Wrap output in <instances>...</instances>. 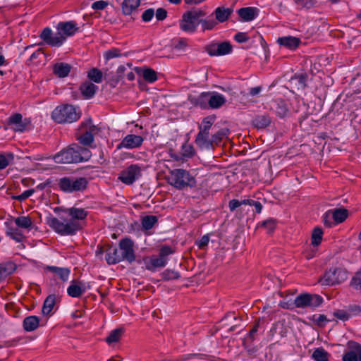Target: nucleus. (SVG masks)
<instances>
[{
  "instance_id": "obj_1",
  "label": "nucleus",
  "mask_w": 361,
  "mask_h": 361,
  "mask_svg": "<svg viewBox=\"0 0 361 361\" xmlns=\"http://www.w3.org/2000/svg\"><path fill=\"white\" fill-rule=\"evenodd\" d=\"M91 155L87 148L73 144L56 154L54 159L58 164L78 163L87 161Z\"/></svg>"
},
{
  "instance_id": "obj_2",
  "label": "nucleus",
  "mask_w": 361,
  "mask_h": 361,
  "mask_svg": "<svg viewBox=\"0 0 361 361\" xmlns=\"http://www.w3.org/2000/svg\"><path fill=\"white\" fill-rule=\"evenodd\" d=\"M51 118L59 123H73L80 118V113L71 104L57 106L51 114Z\"/></svg>"
},
{
  "instance_id": "obj_3",
  "label": "nucleus",
  "mask_w": 361,
  "mask_h": 361,
  "mask_svg": "<svg viewBox=\"0 0 361 361\" xmlns=\"http://www.w3.org/2000/svg\"><path fill=\"white\" fill-rule=\"evenodd\" d=\"M204 16L205 13L201 9H192L185 12L179 22L180 28L186 32H194L200 24V18Z\"/></svg>"
},
{
  "instance_id": "obj_4",
  "label": "nucleus",
  "mask_w": 361,
  "mask_h": 361,
  "mask_svg": "<svg viewBox=\"0 0 361 361\" xmlns=\"http://www.w3.org/2000/svg\"><path fill=\"white\" fill-rule=\"evenodd\" d=\"M169 183L178 189L185 187H192L195 185V180L188 171L184 169H174L169 176Z\"/></svg>"
},
{
  "instance_id": "obj_5",
  "label": "nucleus",
  "mask_w": 361,
  "mask_h": 361,
  "mask_svg": "<svg viewBox=\"0 0 361 361\" xmlns=\"http://www.w3.org/2000/svg\"><path fill=\"white\" fill-rule=\"evenodd\" d=\"M348 276V271L345 269L332 267L324 273L319 282L324 286H334L345 281Z\"/></svg>"
},
{
  "instance_id": "obj_6",
  "label": "nucleus",
  "mask_w": 361,
  "mask_h": 361,
  "mask_svg": "<svg viewBox=\"0 0 361 361\" xmlns=\"http://www.w3.org/2000/svg\"><path fill=\"white\" fill-rule=\"evenodd\" d=\"M87 185L85 178L63 177L59 180L60 188L66 192H73L84 190Z\"/></svg>"
},
{
  "instance_id": "obj_7",
  "label": "nucleus",
  "mask_w": 361,
  "mask_h": 361,
  "mask_svg": "<svg viewBox=\"0 0 361 361\" xmlns=\"http://www.w3.org/2000/svg\"><path fill=\"white\" fill-rule=\"evenodd\" d=\"M48 224L56 232L64 235H73L79 229L78 224L75 221H70L64 223L61 222L56 217L49 218Z\"/></svg>"
},
{
  "instance_id": "obj_8",
  "label": "nucleus",
  "mask_w": 361,
  "mask_h": 361,
  "mask_svg": "<svg viewBox=\"0 0 361 361\" xmlns=\"http://www.w3.org/2000/svg\"><path fill=\"white\" fill-rule=\"evenodd\" d=\"M323 302V299L319 295H312L309 293H302L298 295L293 305L298 308L317 307Z\"/></svg>"
},
{
  "instance_id": "obj_9",
  "label": "nucleus",
  "mask_w": 361,
  "mask_h": 361,
  "mask_svg": "<svg viewBox=\"0 0 361 361\" xmlns=\"http://www.w3.org/2000/svg\"><path fill=\"white\" fill-rule=\"evenodd\" d=\"M141 176V167L137 164H131L120 173L118 178L126 185H131Z\"/></svg>"
},
{
  "instance_id": "obj_10",
  "label": "nucleus",
  "mask_w": 361,
  "mask_h": 361,
  "mask_svg": "<svg viewBox=\"0 0 361 361\" xmlns=\"http://www.w3.org/2000/svg\"><path fill=\"white\" fill-rule=\"evenodd\" d=\"M223 327L228 328L230 331L238 330L241 331L243 328L242 318L235 312H228L221 320Z\"/></svg>"
},
{
  "instance_id": "obj_11",
  "label": "nucleus",
  "mask_w": 361,
  "mask_h": 361,
  "mask_svg": "<svg viewBox=\"0 0 361 361\" xmlns=\"http://www.w3.org/2000/svg\"><path fill=\"white\" fill-rule=\"evenodd\" d=\"M205 50L211 56H223L232 51V45L228 42L212 43L205 47Z\"/></svg>"
},
{
  "instance_id": "obj_12",
  "label": "nucleus",
  "mask_w": 361,
  "mask_h": 361,
  "mask_svg": "<svg viewBox=\"0 0 361 361\" xmlns=\"http://www.w3.org/2000/svg\"><path fill=\"white\" fill-rule=\"evenodd\" d=\"M40 37L47 44L52 47H60L66 39V37L63 36L61 32H57L53 35L51 30L49 27H46L43 30Z\"/></svg>"
},
{
  "instance_id": "obj_13",
  "label": "nucleus",
  "mask_w": 361,
  "mask_h": 361,
  "mask_svg": "<svg viewBox=\"0 0 361 361\" xmlns=\"http://www.w3.org/2000/svg\"><path fill=\"white\" fill-rule=\"evenodd\" d=\"M134 243L129 239L126 238L120 240L119 242V250L121 255H123V261L126 260L129 263H132L135 259V251L133 249Z\"/></svg>"
},
{
  "instance_id": "obj_14",
  "label": "nucleus",
  "mask_w": 361,
  "mask_h": 361,
  "mask_svg": "<svg viewBox=\"0 0 361 361\" xmlns=\"http://www.w3.org/2000/svg\"><path fill=\"white\" fill-rule=\"evenodd\" d=\"M143 142V138L140 135L134 134L127 135L122 141L117 145V149L123 148L133 149L141 146Z\"/></svg>"
},
{
  "instance_id": "obj_15",
  "label": "nucleus",
  "mask_w": 361,
  "mask_h": 361,
  "mask_svg": "<svg viewBox=\"0 0 361 361\" xmlns=\"http://www.w3.org/2000/svg\"><path fill=\"white\" fill-rule=\"evenodd\" d=\"M30 123V119H23V116L20 114H16L8 118V124L11 128L18 132H23L25 130L27 126Z\"/></svg>"
},
{
  "instance_id": "obj_16",
  "label": "nucleus",
  "mask_w": 361,
  "mask_h": 361,
  "mask_svg": "<svg viewBox=\"0 0 361 361\" xmlns=\"http://www.w3.org/2000/svg\"><path fill=\"white\" fill-rule=\"evenodd\" d=\"M209 133L199 131L195 138L196 145L201 149H212L214 148L212 138H209Z\"/></svg>"
},
{
  "instance_id": "obj_17",
  "label": "nucleus",
  "mask_w": 361,
  "mask_h": 361,
  "mask_svg": "<svg viewBox=\"0 0 361 361\" xmlns=\"http://www.w3.org/2000/svg\"><path fill=\"white\" fill-rule=\"evenodd\" d=\"M86 290L85 284L79 281L73 280L67 288L68 294L73 298L80 297Z\"/></svg>"
},
{
  "instance_id": "obj_18",
  "label": "nucleus",
  "mask_w": 361,
  "mask_h": 361,
  "mask_svg": "<svg viewBox=\"0 0 361 361\" xmlns=\"http://www.w3.org/2000/svg\"><path fill=\"white\" fill-rule=\"evenodd\" d=\"M358 343L350 341L348 343V350L343 355V361H359Z\"/></svg>"
},
{
  "instance_id": "obj_19",
  "label": "nucleus",
  "mask_w": 361,
  "mask_h": 361,
  "mask_svg": "<svg viewBox=\"0 0 361 361\" xmlns=\"http://www.w3.org/2000/svg\"><path fill=\"white\" fill-rule=\"evenodd\" d=\"M58 32H61L63 36H71L74 35L78 30L76 24L72 21L60 23L58 25Z\"/></svg>"
},
{
  "instance_id": "obj_20",
  "label": "nucleus",
  "mask_w": 361,
  "mask_h": 361,
  "mask_svg": "<svg viewBox=\"0 0 361 361\" xmlns=\"http://www.w3.org/2000/svg\"><path fill=\"white\" fill-rule=\"evenodd\" d=\"M243 345L246 350L247 354L251 357H256L261 348V343H258V340H242Z\"/></svg>"
},
{
  "instance_id": "obj_21",
  "label": "nucleus",
  "mask_w": 361,
  "mask_h": 361,
  "mask_svg": "<svg viewBox=\"0 0 361 361\" xmlns=\"http://www.w3.org/2000/svg\"><path fill=\"white\" fill-rule=\"evenodd\" d=\"M271 109L279 117L283 118L288 112L286 103L283 100H275L271 103Z\"/></svg>"
},
{
  "instance_id": "obj_22",
  "label": "nucleus",
  "mask_w": 361,
  "mask_h": 361,
  "mask_svg": "<svg viewBox=\"0 0 361 361\" xmlns=\"http://www.w3.org/2000/svg\"><path fill=\"white\" fill-rule=\"evenodd\" d=\"M226 102L225 97L215 92H210L209 97V106L212 109H218Z\"/></svg>"
},
{
  "instance_id": "obj_23",
  "label": "nucleus",
  "mask_w": 361,
  "mask_h": 361,
  "mask_svg": "<svg viewBox=\"0 0 361 361\" xmlns=\"http://www.w3.org/2000/svg\"><path fill=\"white\" fill-rule=\"evenodd\" d=\"M277 42H279V44L285 47H287L290 49H296L300 43V40L299 38L292 36L279 37L277 39Z\"/></svg>"
},
{
  "instance_id": "obj_24",
  "label": "nucleus",
  "mask_w": 361,
  "mask_h": 361,
  "mask_svg": "<svg viewBox=\"0 0 361 361\" xmlns=\"http://www.w3.org/2000/svg\"><path fill=\"white\" fill-rule=\"evenodd\" d=\"M106 260L109 264H114L123 261L119 248H109L106 255Z\"/></svg>"
},
{
  "instance_id": "obj_25",
  "label": "nucleus",
  "mask_w": 361,
  "mask_h": 361,
  "mask_svg": "<svg viewBox=\"0 0 361 361\" xmlns=\"http://www.w3.org/2000/svg\"><path fill=\"white\" fill-rule=\"evenodd\" d=\"M238 13L244 21H251L257 16V9L253 7L241 8Z\"/></svg>"
},
{
  "instance_id": "obj_26",
  "label": "nucleus",
  "mask_w": 361,
  "mask_h": 361,
  "mask_svg": "<svg viewBox=\"0 0 361 361\" xmlns=\"http://www.w3.org/2000/svg\"><path fill=\"white\" fill-rule=\"evenodd\" d=\"M209 92H202L197 97H190V102L202 109H206L209 106Z\"/></svg>"
},
{
  "instance_id": "obj_27",
  "label": "nucleus",
  "mask_w": 361,
  "mask_h": 361,
  "mask_svg": "<svg viewBox=\"0 0 361 361\" xmlns=\"http://www.w3.org/2000/svg\"><path fill=\"white\" fill-rule=\"evenodd\" d=\"M233 10L231 8L221 6L216 8L214 13L217 22L224 23L229 18Z\"/></svg>"
},
{
  "instance_id": "obj_28",
  "label": "nucleus",
  "mask_w": 361,
  "mask_h": 361,
  "mask_svg": "<svg viewBox=\"0 0 361 361\" xmlns=\"http://www.w3.org/2000/svg\"><path fill=\"white\" fill-rule=\"evenodd\" d=\"M97 89V86L90 82L82 83L80 87L81 93L87 99L93 97Z\"/></svg>"
},
{
  "instance_id": "obj_29",
  "label": "nucleus",
  "mask_w": 361,
  "mask_h": 361,
  "mask_svg": "<svg viewBox=\"0 0 361 361\" xmlns=\"http://www.w3.org/2000/svg\"><path fill=\"white\" fill-rule=\"evenodd\" d=\"M332 219L335 223L340 224L343 222L348 216V211L344 208H338L330 210Z\"/></svg>"
},
{
  "instance_id": "obj_30",
  "label": "nucleus",
  "mask_w": 361,
  "mask_h": 361,
  "mask_svg": "<svg viewBox=\"0 0 361 361\" xmlns=\"http://www.w3.org/2000/svg\"><path fill=\"white\" fill-rule=\"evenodd\" d=\"M140 4V0H124L122 3V11L125 15H130L135 11Z\"/></svg>"
},
{
  "instance_id": "obj_31",
  "label": "nucleus",
  "mask_w": 361,
  "mask_h": 361,
  "mask_svg": "<svg viewBox=\"0 0 361 361\" xmlns=\"http://www.w3.org/2000/svg\"><path fill=\"white\" fill-rule=\"evenodd\" d=\"M16 269V264L11 262L0 264V281L13 273Z\"/></svg>"
},
{
  "instance_id": "obj_32",
  "label": "nucleus",
  "mask_w": 361,
  "mask_h": 361,
  "mask_svg": "<svg viewBox=\"0 0 361 361\" xmlns=\"http://www.w3.org/2000/svg\"><path fill=\"white\" fill-rule=\"evenodd\" d=\"M39 325V319L37 316H29L23 321V327L27 331H32L36 329Z\"/></svg>"
},
{
  "instance_id": "obj_33",
  "label": "nucleus",
  "mask_w": 361,
  "mask_h": 361,
  "mask_svg": "<svg viewBox=\"0 0 361 361\" xmlns=\"http://www.w3.org/2000/svg\"><path fill=\"white\" fill-rule=\"evenodd\" d=\"M271 119L267 115H257L252 120V124L257 128H264L269 126Z\"/></svg>"
},
{
  "instance_id": "obj_34",
  "label": "nucleus",
  "mask_w": 361,
  "mask_h": 361,
  "mask_svg": "<svg viewBox=\"0 0 361 361\" xmlns=\"http://www.w3.org/2000/svg\"><path fill=\"white\" fill-rule=\"evenodd\" d=\"M66 212L73 219L82 220L85 219L87 215V212L84 209L71 207L66 210Z\"/></svg>"
},
{
  "instance_id": "obj_35",
  "label": "nucleus",
  "mask_w": 361,
  "mask_h": 361,
  "mask_svg": "<svg viewBox=\"0 0 361 361\" xmlns=\"http://www.w3.org/2000/svg\"><path fill=\"white\" fill-rule=\"evenodd\" d=\"M167 263V259L159 255L157 258H151L146 264L148 270H153L157 267H164Z\"/></svg>"
},
{
  "instance_id": "obj_36",
  "label": "nucleus",
  "mask_w": 361,
  "mask_h": 361,
  "mask_svg": "<svg viewBox=\"0 0 361 361\" xmlns=\"http://www.w3.org/2000/svg\"><path fill=\"white\" fill-rule=\"evenodd\" d=\"M56 297L55 295H49L44 300L42 307V314L48 315L53 310L56 303Z\"/></svg>"
},
{
  "instance_id": "obj_37",
  "label": "nucleus",
  "mask_w": 361,
  "mask_h": 361,
  "mask_svg": "<svg viewBox=\"0 0 361 361\" xmlns=\"http://www.w3.org/2000/svg\"><path fill=\"white\" fill-rule=\"evenodd\" d=\"M71 71V66L68 63H59L54 66V73L60 78L67 76Z\"/></svg>"
},
{
  "instance_id": "obj_38",
  "label": "nucleus",
  "mask_w": 361,
  "mask_h": 361,
  "mask_svg": "<svg viewBox=\"0 0 361 361\" xmlns=\"http://www.w3.org/2000/svg\"><path fill=\"white\" fill-rule=\"evenodd\" d=\"M307 75L306 74H300L295 75L291 78L290 82L297 86L298 90H304L307 86Z\"/></svg>"
},
{
  "instance_id": "obj_39",
  "label": "nucleus",
  "mask_w": 361,
  "mask_h": 361,
  "mask_svg": "<svg viewBox=\"0 0 361 361\" xmlns=\"http://www.w3.org/2000/svg\"><path fill=\"white\" fill-rule=\"evenodd\" d=\"M15 223L17 226L22 228L30 229L32 226V221L28 216H21L17 217L15 219Z\"/></svg>"
},
{
  "instance_id": "obj_40",
  "label": "nucleus",
  "mask_w": 361,
  "mask_h": 361,
  "mask_svg": "<svg viewBox=\"0 0 361 361\" xmlns=\"http://www.w3.org/2000/svg\"><path fill=\"white\" fill-rule=\"evenodd\" d=\"M80 130H86L94 137V136L99 133V128L97 126L92 125V120L89 119L87 122L83 123L81 125Z\"/></svg>"
},
{
  "instance_id": "obj_41",
  "label": "nucleus",
  "mask_w": 361,
  "mask_h": 361,
  "mask_svg": "<svg viewBox=\"0 0 361 361\" xmlns=\"http://www.w3.org/2000/svg\"><path fill=\"white\" fill-rule=\"evenodd\" d=\"M49 269L57 274L59 278L63 281H66L68 279L70 274V270L67 268H60L56 267H49Z\"/></svg>"
},
{
  "instance_id": "obj_42",
  "label": "nucleus",
  "mask_w": 361,
  "mask_h": 361,
  "mask_svg": "<svg viewBox=\"0 0 361 361\" xmlns=\"http://www.w3.org/2000/svg\"><path fill=\"white\" fill-rule=\"evenodd\" d=\"M188 46V44L186 39H179L174 40L171 45L173 49L175 50L178 54H181L182 52L185 51Z\"/></svg>"
},
{
  "instance_id": "obj_43",
  "label": "nucleus",
  "mask_w": 361,
  "mask_h": 361,
  "mask_svg": "<svg viewBox=\"0 0 361 361\" xmlns=\"http://www.w3.org/2000/svg\"><path fill=\"white\" fill-rule=\"evenodd\" d=\"M216 117L214 116H209L204 118L200 126V131L209 133L211 127L214 123Z\"/></svg>"
},
{
  "instance_id": "obj_44",
  "label": "nucleus",
  "mask_w": 361,
  "mask_h": 361,
  "mask_svg": "<svg viewBox=\"0 0 361 361\" xmlns=\"http://www.w3.org/2000/svg\"><path fill=\"white\" fill-rule=\"evenodd\" d=\"M312 357L315 361H328L329 360L328 353L322 348L315 349Z\"/></svg>"
},
{
  "instance_id": "obj_45",
  "label": "nucleus",
  "mask_w": 361,
  "mask_h": 361,
  "mask_svg": "<svg viewBox=\"0 0 361 361\" xmlns=\"http://www.w3.org/2000/svg\"><path fill=\"white\" fill-rule=\"evenodd\" d=\"M323 231L322 228H315L312 233V244L314 246L319 245L322 240Z\"/></svg>"
},
{
  "instance_id": "obj_46",
  "label": "nucleus",
  "mask_w": 361,
  "mask_h": 361,
  "mask_svg": "<svg viewBox=\"0 0 361 361\" xmlns=\"http://www.w3.org/2000/svg\"><path fill=\"white\" fill-rule=\"evenodd\" d=\"M157 218L155 216H146L142 220V226L145 230L151 229L157 223Z\"/></svg>"
},
{
  "instance_id": "obj_47",
  "label": "nucleus",
  "mask_w": 361,
  "mask_h": 361,
  "mask_svg": "<svg viewBox=\"0 0 361 361\" xmlns=\"http://www.w3.org/2000/svg\"><path fill=\"white\" fill-rule=\"evenodd\" d=\"M6 234L17 242H20L23 235L17 228L8 227Z\"/></svg>"
},
{
  "instance_id": "obj_48",
  "label": "nucleus",
  "mask_w": 361,
  "mask_h": 361,
  "mask_svg": "<svg viewBox=\"0 0 361 361\" xmlns=\"http://www.w3.org/2000/svg\"><path fill=\"white\" fill-rule=\"evenodd\" d=\"M228 131H229L228 129L223 128V129H221L220 130H219L218 132H216V133H214L212 136L214 145H218L221 141L223 137H224L227 135Z\"/></svg>"
},
{
  "instance_id": "obj_49",
  "label": "nucleus",
  "mask_w": 361,
  "mask_h": 361,
  "mask_svg": "<svg viewBox=\"0 0 361 361\" xmlns=\"http://www.w3.org/2000/svg\"><path fill=\"white\" fill-rule=\"evenodd\" d=\"M82 134L78 136L80 143L84 145H89L94 141V137L86 130H81Z\"/></svg>"
},
{
  "instance_id": "obj_50",
  "label": "nucleus",
  "mask_w": 361,
  "mask_h": 361,
  "mask_svg": "<svg viewBox=\"0 0 361 361\" xmlns=\"http://www.w3.org/2000/svg\"><path fill=\"white\" fill-rule=\"evenodd\" d=\"M126 329L123 327H118L112 330L106 338H119L121 337H126Z\"/></svg>"
},
{
  "instance_id": "obj_51",
  "label": "nucleus",
  "mask_w": 361,
  "mask_h": 361,
  "mask_svg": "<svg viewBox=\"0 0 361 361\" xmlns=\"http://www.w3.org/2000/svg\"><path fill=\"white\" fill-rule=\"evenodd\" d=\"M142 76L145 80L149 82H154L157 80V73L151 68L145 69Z\"/></svg>"
},
{
  "instance_id": "obj_52",
  "label": "nucleus",
  "mask_w": 361,
  "mask_h": 361,
  "mask_svg": "<svg viewBox=\"0 0 361 361\" xmlns=\"http://www.w3.org/2000/svg\"><path fill=\"white\" fill-rule=\"evenodd\" d=\"M88 77L91 80L99 83L102 81V73L97 68H92L89 71Z\"/></svg>"
},
{
  "instance_id": "obj_53",
  "label": "nucleus",
  "mask_w": 361,
  "mask_h": 361,
  "mask_svg": "<svg viewBox=\"0 0 361 361\" xmlns=\"http://www.w3.org/2000/svg\"><path fill=\"white\" fill-rule=\"evenodd\" d=\"M200 23L202 24L204 30H212L218 24V22L216 20L212 18L204 20L200 19Z\"/></svg>"
},
{
  "instance_id": "obj_54",
  "label": "nucleus",
  "mask_w": 361,
  "mask_h": 361,
  "mask_svg": "<svg viewBox=\"0 0 361 361\" xmlns=\"http://www.w3.org/2000/svg\"><path fill=\"white\" fill-rule=\"evenodd\" d=\"M350 285L356 290H361V271L357 272L353 277Z\"/></svg>"
},
{
  "instance_id": "obj_55",
  "label": "nucleus",
  "mask_w": 361,
  "mask_h": 361,
  "mask_svg": "<svg viewBox=\"0 0 361 361\" xmlns=\"http://www.w3.org/2000/svg\"><path fill=\"white\" fill-rule=\"evenodd\" d=\"M163 279L165 280H173L177 279L180 277V274L175 271L173 270H165L163 274Z\"/></svg>"
},
{
  "instance_id": "obj_56",
  "label": "nucleus",
  "mask_w": 361,
  "mask_h": 361,
  "mask_svg": "<svg viewBox=\"0 0 361 361\" xmlns=\"http://www.w3.org/2000/svg\"><path fill=\"white\" fill-rule=\"evenodd\" d=\"M261 226L264 227L269 233H271L276 228V221L270 219L263 221Z\"/></svg>"
},
{
  "instance_id": "obj_57",
  "label": "nucleus",
  "mask_w": 361,
  "mask_h": 361,
  "mask_svg": "<svg viewBox=\"0 0 361 361\" xmlns=\"http://www.w3.org/2000/svg\"><path fill=\"white\" fill-rule=\"evenodd\" d=\"M182 154L184 157H190L194 154V148L191 145H183L182 147Z\"/></svg>"
},
{
  "instance_id": "obj_58",
  "label": "nucleus",
  "mask_w": 361,
  "mask_h": 361,
  "mask_svg": "<svg viewBox=\"0 0 361 361\" xmlns=\"http://www.w3.org/2000/svg\"><path fill=\"white\" fill-rule=\"evenodd\" d=\"M34 189H29L24 191L22 194L19 195L13 196V199L18 200L19 201H23L25 199L28 198L30 196H31L34 193Z\"/></svg>"
},
{
  "instance_id": "obj_59",
  "label": "nucleus",
  "mask_w": 361,
  "mask_h": 361,
  "mask_svg": "<svg viewBox=\"0 0 361 361\" xmlns=\"http://www.w3.org/2000/svg\"><path fill=\"white\" fill-rule=\"evenodd\" d=\"M262 321V320L261 319H259L257 321L255 325L249 331L248 334L250 337L259 336L257 334V332L259 331V329L262 330V328L260 326Z\"/></svg>"
},
{
  "instance_id": "obj_60",
  "label": "nucleus",
  "mask_w": 361,
  "mask_h": 361,
  "mask_svg": "<svg viewBox=\"0 0 361 361\" xmlns=\"http://www.w3.org/2000/svg\"><path fill=\"white\" fill-rule=\"evenodd\" d=\"M154 15V11L153 8H148L142 15V19L145 22H149L151 20Z\"/></svg>"
},
{
  "instance_id": "obj_61",
  "label": "nucleus",
  "mask_w": 361,
  "mask_h": 361,
  "mask_svg": "<svg viewBox=\"0 0 361 361\" xmlns=\"http://www.w3.org/2000/svg\"><path fill=\"white\" fill-rule=\"evenodd\" d=\"M294 1L300 8H310L314 4L312 0H294Z\"/></svg>"
},
{
  "instance_id": "obj_62",
  "label": "nucleus",
  "mask_w": 361,
  "mask_h": 361,
  "mask_svg": "<svg viewBox=\"0 0 361 361\" xmlns=\"http://www.w3.org/2000/svg\"><path fill=\"white\" fill-rule=\"evenodd\" d=\"M126 70V68L124 66H121L117 69V76L115 79L112 80L113 83L111 84L113 86H114L122 78L123 75Z\"/></svg>"
},
{
  "instance_id": "obj_63",
  "label": "nucleus",
  "mask_w": 361,
  "mask_h": 361,
  "mask_svg": "<svg viewBox=\"0 0 361 361\" xmlns=\"http://www.w3.org/2000/svg\"><path fill=\"white\" fill-rule=\"evenodd\" d=\"M155 16L158 20H163L167 16V11L163 8H159L157 10Z\"/></svg>"
},
{
  "instance_id": "obj_64",
  "label": "nucleus",
  "mask_w": 361,
  "mask_h": 361,
  "mask_svg": "<svg viewBox=\"0 0 361 361\" xmlns=\"http://www.w3.org/2000/svg\"><path fill=\"white\" fill-rule=\"evenodd\" d=\"M108 5V3L104 1H97L92 4V8L94 10H103Z\"/></svg>"
}]
</instances>
